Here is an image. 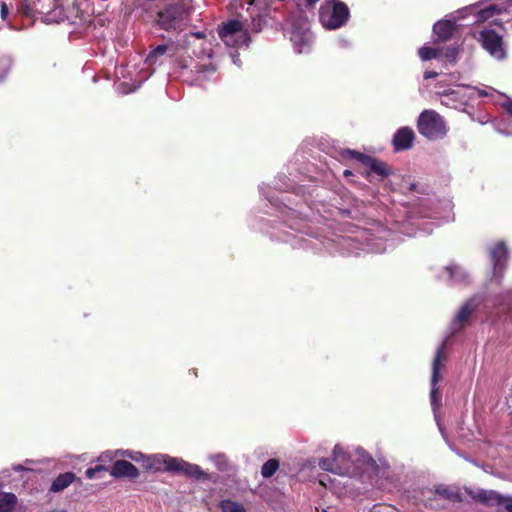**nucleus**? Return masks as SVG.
I'll use <instances>...</instances> for the list:
<instances>
[{
  "label": "nucleus",
  "instance_id": "1",
  "mask_svg": "<svg viewBox=\"0 0 512 512\" xmlns=\"http://www.w3.org/2000/svg\"><path fill=\"white\" fill-rule=\"evenodd\" d=\"M356 460L352 459V455L346 452L341 446L336 445L330 458H321L319 467L325 471L332 472L341 476H349L355 474L362 467H370L374 465L372 458L360 447L355 449Z\"/></svg>",
  "mask_w": 512,
  "mask_h": 512
},
{
  "label": "nucleus",
  "instance_id": "2",
  "mask_svg": "<svg viewBox=\"0 0 512 512\" xmlns=\"http://www.w3.org/2000/svg\"><path fill=\"white\" fill-rule=\"evenodd\" d=\"M491 261L493 264V275L490 279L487 301L495 307L512 308V289L503 293H498L497 288L501 285L504 271L508 261V249L503 242H499L490 250Z\"/></svg>",
  "mask_w": 512,
  "mask_h": 512
},
{
  "label": "nucleus",
  "instance_id": "3",
  "mask_svg": "<svg viewBox=\"0 0 512 512\" xmlns=\"http://www.w3.org/2000/svg\"><path fill=\"white\" fill-rule=\"evenodd\" d=\"M417 129L423 137L431 141L444 138L448 131L443 117L432 109H426L420 113Z\"/></svg>",
  "mask_w": 512,
  "mask_h": 512
},
{
  "label": "nucleus",
  "instance_id": "4",
  "mask_svg": "<svg viewBox=\"0 0 512 512\" xmlns=\"http://www.w3.org/2000/svg\"><path fill=\"white\" fill-rule=\"evenodd\" d=\"M349 18V9L346 4L338 0L325 1L319 10V20L327 30L342 27Z\"/></svg>",
  "mask_w": 512,
  "mask_h": 512
},
{
  "label": "nucleus",
  "instance_id": "5",
  "mask_svg": "<svg viewBox=\"0 0 512 512\" xmlns=\"http://www.w3.org/2000/svg\"><path fill=\"white\" fill-rule=\"evenodd\" d=\"M218 34L224 44L232 48L248 46L250 41L247 29L243 27L239 20H230L223 23L218 29Z\"/></svg>",
  "mask_w": 512,
  "mask_h": 512
},
{
  "label": "nucleus",
  "instance_id": "6",
  "mask_svg": "<svg viewBox=\"0 0 512 512\" xmlns=\"http://www.w3.org/2000/svg\"><path fill=\"white\" fill-rule=\"evenodd\" d=\"M186 18V9L182 5L173 4L159 12L157 21L164 30H182Z\"/></svg>",
  "mask_w": 512,
  "mask_h": 512
},
{
  "label": "nucleus",
  "instance_id": "7",
  "mask_svg": "<svg viewBox=\"0 0 512 512\" xmlns=\"http://www.w3.org/2000/svg\"><path fill=\"white\" fill-rule=\"evenodd\" d=\"M445 360L444 356V343H442L435 354V357L433 359L432 363V377H431V392H430V400L432 409L435 414V418H437L436 411L440 406V400H441V393L439 391V388L437 386L441 375H440V368L442 366L443 361ZM438 421V419H436Z\"/></svg>",
  "mask_w": 512,
  "mask_h": 512
},
{
  "label": "nucleus",
  "instance_id": "8",
  "mask_svg": "<svg viewBox=\"0 0 512 512\" xmlns=\"http://www.w3.org/2000/svg\"><path fill=\"white\" fill-rule=\"evenodd\" d=\"M482 47L496 60H504L507 56L506 48L501 35L492 29H484L480 33Z\"/></svg>",
  "mask_w": 512,
  "mask_h": 512
},
{
  "label": "nucleus",
  "instance_id": "9",
  "mask_svg": "<svg viewBox=\"0 0 512 512\" xmlns=\"http://www.w3.org/2000/svg\"><path fill=\"white\" fill-rule=\"evenodd\" d=\"M472 498L485 505L496 507L498 511L501 509L512 512V497H506L494 490L480 489L473 493Z\"/></svg>",
  "mask_w": 512,
  "mask_h": 512
},
{
  "label": "nucleus",
  "instance_id": "10",
  "mask_svg": "<svg viewBox=\"0 0 512 512\" xmlns=\"http://www.w3.org/2000/svg\"><path fill=\"white\" fill-rule=\"evenodd\" d=\"M343 157H350L360 162L364 166L368 167L371 172L376 173L381 177H386L390 174V168L384 162L378 161L375 158L368 156L366 154L354 151V150H344L342 152Z\"/></svg>",
  "mask_w": 512,
  "mask_h": 512
},
{
  "label": "nucleus",
  "instance_id": "11",
  "mask_svg": "<svg viewBox=\"0 0 512 512\" xmlns=\"http://www.w3.org/2000/svg\"><path fill=\"white\" fill-rule=\"evenodd\" d=\"M168 471L190 478L207 479V474L200 468V466L191 464L181 458L171 457V460H169Z\"/></svg>",
  "mask_w": 512,
  "mask_h": 512
},
{
  "label": "nucleus",
  "instance_id": "12",
  "mask_svg": "<svg viewBox=\"0 0 512 512\" xmlns=\"http://www.w3.org/2000/svg\"><path fill=\"white\" fill-rule=\"evenodd\" d=\"M482 301V297L474 296L461 307V309L459 310L456 317L451 323L452 333L460 331L466 325L470 315Z\"/></svg>",
  "mask_w": 512,
  "mask_h": 512
},
{
  "label": "nucleus",
  "instance_id": "13",
  "mask_svg": "<svg viewBox=\"0 0 512 512\" xmlns=\"http://www.w3.org/2000/svg\"><path fill=\"white\" fill-rule=\"evenodd\" d=\"M67 2V0H54L53 7L45 13L43 21L50 24L68 19L70 7L66 5Z\"/></svg>",
  "mask_w": 512,
  "mask_h": 512
},
{
  "label": "nucleus",
  "instance_id": "14",
  "mask_svg": "<svg viewBox=\"0 0 512 512\" xmlns=\"http://www.w3.org/2000/svg\"><path fill=\"white\" fill-rule=\"evenodd\" d=\"M415 133L411 128L402 127L394 135L393 145L396 151L407 150L412 147Z\"/></svg>",
  "mask_w": 512,
  "mask_h": 512
},
{
  "label": "nucleus",
  "instance_id": "15",
  "mask_svg": "<svg viewBox=\"0 0 512 512\" xmlns=\"http://www.w3.org/2000/svg\"><path fill=\"white\" fill-rule=\"evenodd\" d=\"M110 474L115 478L126 477L135 479L139 476V470L132 463L126 460H118L114 463Z\"/></svg>",
  "mask_w": 512,
  "mask_h": 512
},
{
  "label": "nucleus",
  "instance_id": "16",
  "mask_svg": "<svg viewBox=\"0 0 512 512\" xmlns=\"http://www.w3.org/2000/svg\"><path fill=\"white\" fill-rule=\"evenodd\" d=\"M169 460L171 456L166 454L145 455L143 467L155 472L168 471Z\"/></svg>",
  "mask_w": 512,
  "mask_h": 512
},
{
  "label": "nucleus",
  "instance_id": "17",
  "mask_svg": "<svg viewBox=\"0 0 512 512\" xmlns=\"http://www.w3.org/2000/svg\"><path fill=\"white\" fill-rule=\"evenodd\" d=\"M455 30V23L451 20L443 19L434 24L433 33L437 41H447L451 38Z\"/></svg>",
  "mask_w": 512,
  "mask_h": 512
},
{
  "label": "nucleus",
  "instance_id": "18",
  "mask_svg": "<svg viewBox=\"0 0 512 512\" xmlns=\"http://www.w3.org/2000/svg\"><path fill=\"white\" fill-rule=\"evenodd\" d=\"M448 279L453 283H463L468 280V273L459 265L451 264L445 267Z\"/></svg>",
  "mask_w": 512,
  "mask_h": 512
},
{
  "label": "nucleus",
  "instance_id": "19",
  "mask_svg": "<svg viewBox=\"0 0 512 512\" xmlns=\"http://www.w3.org/2000/svg\"><path fill=\"white\" fill-rule=\"evenodd\" d=\"M504 11V7L497 4H488L487 6L479 9L476 13L478 22H484L492 18L495 15L501 14Z\"/></svg>",
  "mask_w": 512,
  "mask_h": 512
},
{
  "label": "nucleus",
  "instance_id": "20",
  "mask_svg": "<svg viewBox=\"0 0 512 512\" xmlns=\"http://www.w3.org/2000/svg\"><path fill=\"white\" fill-rule=\"evenodd\" d=\"M75 479V475L71 472L60 474L51 485L52 492H60L67 488Z\"/></svg>",
  "mask_w": 512,
  "mask_h": 512
},
{
  "label": "nucleus",
  "instance_id": "21",
  "mask_svg": "<svg viewBox=\"0 0 512 512\" xmlns=\"http://www.w3.org/2000/svg\"><path fill=\"white\" fill-rule=\"evenodd\" d=\"M17 502L13 493L0 492V512H12Z\"/></svg>",
  "mask_w": 512,
  "mask_h": 512
},
{
  "label": "nucleus",
  "instance_id": "22",
  "mask_svg": "<svg viewBox=\"0 0 512 512\" xmlns=\"http://www.w3.org/2000/svg\"><path fill=\"white\" fill-rule=\"evenodd\" d=\"M419 57L423 61H428L431 59H442V50L434 49L429 46H423L419 49Z\"/></svg>",
  "mask_w": 512,
  "mask_h": 512
},
{
  "label": "nucleus",
  "instance_id": "23",
  "mask_svg": "<svg viewBox=\"0 0 512 512\" xmlns=\"http://www.w3.org/2000/svg\"><path fill=\"white\" fill-rule=\"evenodd\" d=\"M279 468V461L277 459H269L266 461L261 468V475L264 478H270L275 474Z\"/></svg>",
  "mask_w": 512,
  "mask_h": 512
},
{
  "label": "nucleus",
  "instance_id": "24",
  "mask_svg": "<svg viewBox=\"0 0 512 512\" xmlns=\"http://www.w3.org/2000/svg\"><path fill=\"white\" fill-rule=\"evenodd\" d=\"M222 512H246L242 504L226 499L219 504Z\"/></svg>",
  "mask_w": 512,
  "mask_h": 512
},
{
  "label": "nucleus",
  "instance_id": "25",
  "mask_svg": "<svg viewBox=\"0 0 512 512\" xmlns=\"http://www.w3.org/2000/svg\"><path fill=\"white\" fill-rule=\"evenodd\" d=\"M116 454L130 458L133 461L144 463L145 455L138 451H132V450H118L116 451Z\"/></svg>",
  "mask_w": 512,
  "mask_h": 512
},
{
  "label": "nucleus",
  "instance_id": "26",
  "mask_svg": "<svg viewBox=\"0 0 512 512\" xmlns=\"http://www.w3.org/2000/svg\"><path fill=\"white\" fill-rule=\"evenodd\" d=\"M167 52V45H158L146 58V62L152 64L159 56H163Z\"/></svg>",
  "mask_w": 512,
  "mask_h": 512
},
{
  "label": "nucleus",
  "instance_id": "27",
  "mask_svg": "<svg viewBox=\"0 0 512 512\" xmlns=\"http://www.w3.org/2000/svg\"><path fill=\"white\" fill-rule=\"evenodd\" d=\"M442 50V59H446L450 63H455L458 55L456 47L449 46Z\"/></svg>",
  "mask_w": 512,
  "mask_h": 512
},
{
  "label": "nucleus",
  "instance_id": "28",
  "mask_svg": "<svg viewBox=\"0 0 512 512\" xmlns=\"http://www.w3.org/2000/svg\"><path fill=\"white\" fill-rule=\"evenodd\" d=\"M458 92L455 90H448L441 94V104L450 106L451 102L455 101L457 98Z\"/></svg>",
  "mask_w": 512,
  "mask_h": 512
},
{
  "label": "nucleus",
  "instance_id": "29",
  "mask_svg": "<svg viewBox=\"0 0 512 512\" xmlns=\"http://www.w3.org/2000/svg\"><path fill=\"white\" fill-rule=\"evenodd\" d=\"M11 61L9 58L0 59V81H2L9 72Z\"/></svg>",
  "mask_w": 512,
  "mask_h": 512
},
{
  "label": "nucleus",
  "instance_id": "30",
  "mask_svg": "<svg viewBox=\"0 0 512 512\" xmlns=\"http://www.w3.org/2000/svg\"><path fill=\"white\" fill-rule=\"evenodd\" d=\"M211 460L215 463L219 470H225L227 467V461L224 455L217 454L211 456Z\"/></svg>",
  "mask_w": 512,
  "mask_h": 512
},
{
  "label": "nucleus",
  "instance_id": "31",
  "mask_svg": "<svg viewBox=\"0 0 512 512\" xmlns=\"http://www.w3.org/2000/svg\"><path fill=\"white\" fill-rule=\"evenodd\" d=\"M386 249L387 247L383 244L381 239H376L372 244H370V251L374 253H383Z\"/></svg>",
  "mask_w": 512,
  "mask_h": 512
},
{
  "label": "nucleus",
  "instance_id": "32",
  "mask_svg": "<svg viewBox=\"0 0 512 512\" xmlns=\"http://www.w3.org/2000/svg\"><path fill=\"white\" fill-rule=\"evenodd\" d=\"M107 468L104 465H97L95 467L88 468L85 472V475L88 479H93L96 473L100 471H106Z\"/></svg>",
  "mask_w": 512,
  "mask_h": 512
},
{
  "label": "nucleus",
  "instance_id": "33",
  "mask_svg": "<svg viewBox=\"0 0 512 512\" xmlns=\"http://www.w3.org/2000/svg\"><path fill=\"white\" fill-rule=\"evenodd\" d=\"M8 14H9L8 6L4 2H2L0 5V18H1L2 22H4L6 20Z\"/></svg>",
  "mask_w": 512,
  "mask_h": 512
},
{
  "label": "nucleus",
  "instance_id": "34",
  "mask_svg": "<svg viewBox=\"0 0 512 512\" xmlns=\"http://www.w3.org/2000/svg\"><path fill=\"white\" fill-rule=\"evenodd\" d=\"M114 458V454L111 451H106L99 457L100 461L107 462L112 461Z\"/></svg>",
  "mask_w": 512,
  "mask_h": 512
},
{
  "label": "nucleus",
  "instance_id": "35",
  "mask_svg": "<svg viewBox=\"0 0 512 512\" xmlns=\"http://www.w3.org/2000/svg\"><path fill=\"white\" fill-rule=\"evenodd\" d=\"M504 108L508 112V114L512 117V100L508 99L504 104Z\"/></svg>",
  "mask_w": 512,
  "mask_h": 512
},
{
  "label": "nucleus",
  "instance_id": "36",
  "mask_svg": "<svg viewBox=\"0 0 512 512\" xmlns=\"http://www.w3.org/2000/svg\"><path fill=\"white\" fill-rule=\"evenodd\" d=\"M437 76H438V73L435 72V71H425L424 72V78L425 79L435 78Z\"/></svg>",
  "mask_w": 512,
  "mask_h": 512
},
{
  "label": "nucleus",
  "instance_id": "37",
  "mask_svg": "<svg viewBox=\"0 0 512 512\" xmlns=\"http://www.w3.org/2000/svg\"><path fill=\"white\" fill-rule=\"evenodd\" d=\"M231 58L234 64L240 66L239 54L237 52L231 53Z\"/></svg>",
  "mask_w": 512,
  "mask_h": 512
},
{
  "label": "nucleus",
  "instance_id": "38",
  "mask_svg": "<svg viewBox=\"0 0 512 512\" xmlns=\"http://www.w3.org/2000/svg\"><path fill=\"white\" fill-rule=\"evenodd\" d=\"M195 71L199 74L201 73H205L206 71H208L207 67L205 65H196L195 66Z\"/></svg>",
  "mask_w": 512,
  "mask_h": 512
},
{
  "label": "nucleus",
  "instance_id": "39",
  "mask_svg": "<svg viewBox=\"0 0 512 512\" xmlns=\"http://www.w3.org/2000/svg\"><path fill=\"white\" fill-rule=\"evenodd\" d=\"M301 40H302V43L303 45H307L308 42H309V36L307 33H303L302 37H301Z\"/></svg>",
  "mask_w": 512,
  "mask_h": 512
},
{
  "label": "nucleus",
  "instance_id": "40",
  "mask_svg": "<svg viewBox=\"0 0 512 512\" xmlns=\"http://www.w3.org/2000/svg\"><path fill=\"white\" fill-rule=\"evenodd\" d=\"M437 493L441 494V495H446L447 494V488L445 487H439L437 488Z\"/></svg>",
  "mask_w": 512,
  "mask_h": 512
},
{
  "label": "nucleus",
  "instance_id": "41",
  "mask_svg": "<svg viewBox=\"0 0 512 512\" xmlns=\"http://www.w3.org/2000/svg\"><path fill=\"white\" fill-rule=\"evenodd\" d=\"M477 91H478L479 96H481V97L488 95V93L485 90L478 89Z\"/></svg>",
  "mask_w": 512,
  "mask_h": 512
},
{
  "label": "nucleus",
  "instance_id": "42",
  "mask_svg": "<svg viewBox=\"0 0 512 512\" xmlns=\"http://www.w3.org/2000/svg\"><path fill=\"white\" fill-rule=\"evenodd\" d=\"M13 469H14L15 471H22V470H25V468H24L22 465H15V466L13 467Z\"/></svg>",
  "mask_w": 512,
  "mask_h": 512
},
{
  "label": "nucleus",
  "instance_id": "43",
  "mask_svg": "<svg viewBox=\"0 0 512 512\" xmlns=\"http://www.w3.org/2000/svg\"><path fill=\"white\" fill-rule=\"evenodd\" d=\"M319 0H306L307 4L309 5H313L315 4L316 2H318Z\"/></svg>",
  "mask_w": 512,
  "mask_h": 512
},
{
  "label": "nucleus",
  "instance_id": "44",
  "mask_svg": "<svg viewBox=\"0 0 512 512\" xmlns=\"http://www.w3.org/2000/svg\"><path fill=\"white\" fill-rule=\"evenodd\" d=\"M499 130H500L501 132L505 133V134H512V132H509V131H506V130H501L500 128H499Z\"/></svg>",
  "mask_w": 512,
  "mask_h": 512
},
{
  "label": "nucleus",
  "instance_id": "45",
  "mask_svg": "<svg viewBox=\"0 0 512 512\" xmlns=\"http://www.w3.org/2000/svg\"><path fill=\"white\" fill-rule=\"evenodd\" d=\"M350 174H351V172H350L349 170H345V171H344V175H345V176L350 175Z\"/></svg>",
  "mask_w": 512,
  "mask_h": 512
},
{
  "label": "nucleus",
  "instance_id": "46",
  "mask_svg": "<svg viewBox=\"0 0 512 512\" xmlns=\"http://www.w3.org/2000/svg\"><path fill=\"white\" fill-rule=\"evenodd\" d=\"M298 35L296 33L293 34L292 36V40L295 41V38L297 37Z\"/></svg>",
  "mask_w": 512,
  "mask_h": 512
},
{
  "label": "nucleus",
  "instance_id": "47",
  "mask_svg": "<svg viewBox=\"0 0 512 512\" xmlns=\"http://www.w3.org/2000/svg\"><path fill=\"white\" fill-rule=\"evenodd\" d=\"M298 52H299V53H302V52H303V47H302V46L298 48Z\"/></svg>",
  "mask_w": 512,
  "mask_h": 512
}]
</instances>
